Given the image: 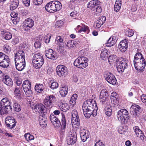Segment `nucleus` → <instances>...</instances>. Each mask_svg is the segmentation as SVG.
I'll return each instance as SVG.
<instances>
[{"mask_svg":"<svg viewBox=\"0 0 146 146\" xmlns=\"http://www.w3.org/2000/svg\"><path fill=\"white\" fill-rule=\"evenodd\" d=\"M11 104L13 105L15 111H19L21 110V107L17 101L12 99L9 101L7 98H4L0 103V114L3 115L9 113L12 110Z\"/></svg>","mask_w":146,"mask_h":146,"instance_id":"nucleus-1","label":"nucleus"},{"mask_svg":"<svg viewBox=\"0 0 146 146\" xmlns=\"http://www.w3.org/2000/svg\"><path fill=\"white\" fill-rule=\"evenodd\" d=\"M82 110L85 117L89 118L91 115L94 117L97 114L98 108L95 101L89 100L84 102L82 105Z\"/></svg>","mask_w":146,"mask_h":146,"instance_id":"nucleus-2","label":"nucleus"},{"mask_svg":"<svg viewBox=\"0 0 146 146\" xmlns=\"http://www.w3.org/2000/svg\"><path fill=\"white\" fill-rule=\"evenodd\" d=\"M61 3L58 1H51L45 6L46 11L50 13H54L60 10L62 8Z\"/></svg>","mask_w":146,"mask_h":146,"instance_id":"nucleus-3","label":"nucleus"},{"mask_svg":"<svg viewBox=\"0 0 146 146\" xmlns=\"http://www.w3.org/2000/svg\"><path fill=\"white\" fill-rule=\"evenodd\" d=\"M44 62L42 55L40 53L35 54L33 58V66L36 69L40 68Z\"/></svg>","mask_w":146,"mask_h":146,"instance_id":"nucleus-4","label":"nucleus"},{"mask_svg":"<svg viewBox=\"0 0 146 146\" xmlns=\"http://www.w3.org/2000/svg\"><path fill=\"white\" fill-rule=\"evenodd\" d=\"M88 59L85 57L82 56H79L74 61V65L77 67L81 68L86 67L88 65Z\"/></svg>","mask_w":146,"mask_h":146,"instance_id":"nucleus-5","label":"nucleus"},{"mask_svg":"<svg viewBox=\"0 0 146 146\" xmlns=\"http://www.w3.org/2000/svg\"><path fill=\"white\" fill-rule=\"evenodd\" d=\"M100 3V1L98 0H92L88 3L87 7L92 10H96V12L100 13L102 11Z\"/></svg>","mask_w":146,"mask_h":146,"instance_id":"nucleus-6","label":"nucleus"},{"mask_svg":"<svg viewBox=\"0 0 146 146\" xmlns=\"http://www.w3.org/2000/svg\"><path fill=\"white\" fill-rule=\"evenodd\" d=\"M129 114L128 111L125 109L119 110L117 113V117L118 120L122 123H124L126 120L128 119Z\"/></svg>","mask_w":146,"mask_h":146,"instance_id":"nucleus-7","label":"nucleus"},{"mask_svg":"<svg viewBox=\"0 0 146 146\" xmlns=\"http://www.w3.org/2000/svg\"><path fill=\"white\" fill-rule=\"evenodd\" d=\"M56 101V97L52 95H50L46 96L44 100L43 103L44 105L47 107H52L54 106Z\"/></svg>","mask_w":146,"mask_h":146,"instance_id":"nucleus-8","label":"nucleus"},{"mask_svg":"<svg viewBox=\"0 0 146 146\" xmlns=\"http://www.w3.org/2000/svg\"><path fill=\"white\" fill-rule=\"evenodd\" d=\"M31 108L36 112H37L40 114L43 113L44 115L46 114L47 110L45 106L42 104L38 103L34 104L31 106Z\"/></svg>","mask_w":146,"mask_h":146,"instance_id":"nucleus-9","label":"nucleus"},{"mask_svg":"<svg viewBox=\"0 0 146 146\" xmlns=\"http://www.w3.org/2000/svg\"><path fill=\"white\" fill-rule=\"evenodd\" d=\"M57 74L60 77H65L68 73L67 67L65 66L60 65L56 67V68Z\"/></svg>","mask_w":146,"mask_h":146,"instance_id":"nucleus-10","label":"nucleus"},{"mask_svg":"<svg viewBox=\"0 0 146 146\" xmlns=\"http://www.w3.org/2000/svg\"><path fill=\"white\" fill-rule=\"evenodd\" d=\"M104 76L105 80L111 84L114 85L117 82L116 79L114 76L111 73L106 72H104Z\"/></svg>","mask_w":146,"mask_h":146,"instance_id":"nucleus-11","label":"nucleus"},{"mask_svg":"<svg viewBox=\"0 0 146 146\" xmlns=\"http://www.w3.org/2000/svg\"><path fill=\"white\" fill-rule=\"evenodd\" d=\"M72 118L71 119L72 125H75L77 127L80 125V120L78 112L76 110H74L72 112Z\"/></svg>","mask_w":146,"mask_h":146,"instance_id":"nucleus-12","label":"nucleus"},{"mask_svg":"<svg viewBox=\"0 0 146 146\" xmlns=\"http://www.w3.org/2000/svg\"><path fill=\"white\" fill-rule=\"evenodd\" d=\"M23 89L26 95L29 96L32 94V91L31 90V82L28 80L24 81L22 85Z\"/></svg>","mask_w":146,"mask_h":146,"instance_id":"nucleus-13","label":"nucleus"},{"mask_svg":"<svg viewBox=\"0 0 146 146\" xmlns=\"http://www.w3.org/2000/svg\"><path fill=\"white\" fill-rule=\"evenodd\" d=\"M108 91L106 89H103L101 91L100 95V100L102 104L105 105L108 101L109 96Z\"/></svg>","mask_w":146,"mask_h":146,"instance_id":"nucleus-14","label":"nucleus"},{"mask_svg":"<svg viewBox=\"0 0 146 146\" xmlns=\"http://www.w3.org/2000/svg\"><path fill=\"white\" fill-rule=\"evenodd\" d=\"M135 69L140 72H142L145 69L146 65V62L145 60L143 59L142 60L139 62H137L136 63H133Z\"/></svg>","mask_w":146,"mask_h":146,"instance_id":"nucleus-15","label":"nucleus"},{"mask_svg":"<svg viewBox=\"0 0 146 146\" xmlns=\"http://www.w3.org/2000/svg\"><path fill=\"white\" fill-rule=\"evenodd\" d=\"M5 121L7 126L10 129L13 128L16 125V122L13 117H7Z\"/></svg>","mask_w":146,"mask_h":146,"instance_id":"nucleus-16","label":"nucleus"},{"mask_svg":"<svg viewBox=\"0 0 146 146\" xmlns=\"http://www.w3.org/2000/svg\"><path fill=\"white\" fill-rule=\"evenodd\" d=\"M77 136L75 132H73L70 133L68 137L67 143L68 145H72L76 142V141Z\"/></svg>","mask_w":146,"mask_h":146,"instance_id":"nucleus-17","label":"nucleus"},{"mask_svg":"<svg viewBox=\"0 0 146 146\" xmlns=\"http://www.w3.org/2000/svg\"><path fill=\"white\" fill-rule=\"evenodd\" d=\"M80 133L81 139L83 142L85 141L89 137L88 131L84 128L80 129Z\"/></svg>","mask_w":146,"mask_h":146,"instance_id":"nucleus-18","label":"nucleus"},{"mask_svg":"<svg viewBox=\"0 0 146 146\" xmlns=\"http://www.w3.org/2000/svg\"><path fill=\"white\" fill-rule=\"evenodd\" d=\"M50 119L54 127H59L61 123L59 120L54 114H51L50 117Z\"/></svg>","mask_w":146,"mask_h":146,"instance_id":"nucleus-19","label":"nucleus"},{"mask_svg":"<svg viewBox=\"0 0 146 146\" xmlns=\"http://www.w3.org/2000/svg\"><path fill=\"white\" fill-rule=\"evenodd\" d=\"M45 54L46 56L48 58L52 60H54L56 57L55 52H54L51 49L45 51Z\"/></svg>","mask_w":146,"mask_h":146,"instance_id":"nucleus-20","label":"nucleus"},{"mask_svg":"<svg viewBox=\"0 0 146 146\" xmlns=\"http://www.w3.org/2000/svg\"><path fill=\"white\" fill-rule=\"evenodd\" d=\"M140 107L137 105H132L130 109V111L131 114H133L135 117L139 113V110Z\"/></svg>","mask_w":146,"mask_h":146,"instance_id":"nucleus-21","label":"nucleus"},{"mask_svg":"<svg viewBox=\"0 0 146 146\" xmlns=\"http://www.w3.org/2000/svg\"><path fill=\"white\" fill-rule=\"evenodd\" d=\"M119 47L121 52H123L125 51L128 47L127 42L126 40H124L121 41Z\"/></svg>","mask_w":146,"mask_h":146,"instance_id":"nucleus-22","label":"nucleus"},{"mask_svg":"<svg viewBox=\"0 0 146 146\" xmlns=\"http://www.w3.org/2000/svg\"><path fill=\"white\" fill-rule=\"evenodd\" d=\"M104 112L106 115L108 116H110L112 113V109L111 108V106L109 102H106V103L104 106Z\"/></svg>","mask_w":146,"mask_h":146,"instance_id":"nucleus-23","label":"nucleus"},{"mask_svg":"<svg viewBox=\"0 0 146 146\" xmlns=\"http://www.w3.org/2000/svg\"><path fill=\"white\" fill-rule=\"evenodd\" d=\"M8 86H11L13 84V82L11 79L8 76H4L1 80Z\"/></svg>","mask_w":146,"mask_h":146,"instance_id":"nucleus-24","label":"nucleus"},{"mask_svg":"<svg viewBox=\"0 0 146 146\" xmlns=\"http://www.w3.org/2000/svg\"><path fill=\"white\" fill-rule=\"evenodd\" d=\"M0 66L3 68L8 67L9 65L10 59L7 56L0 62Z\"/></svg>","mask_w":146,"mask_h":146,"instance_id":"nucleus-25","label":"nucleus"},{"mask_svg":"<svg viewBox=\"0 0 146 146\" xmlns=\"http://www.w3.org/2000/svg\"><path fill=\"white\" fill-rule=\"evenodd\" d=\"M108 62L111 64H112L115 63L117 65L119 62H118V59L117 56L115 55H111L108 57Z\"/></svg>","mask_w":146,"mask_h":146,"instance_id":"nucleus-26","label":"nucleus"},{"mask_svg":"<svg viewBox=\"0 0 146 146\" xmlns=\"http://www.w3.org/2000/svg\"><path fill=\"white\" fill-rule=\"evenodd\" d=\"M117 70L119 72H122L124 71L125 69L126 68L127 66V64L123 63H119L118 65H117Z\"/></svg>","mask_w":146,"mask_h":146,"instance_id":"nucleus-27","label":"nucleus"},{"mask_svg":"<svg viewBox=\"0 0 146 146\" xmlns=\"http://www.w3.org/2000/svg\"><path fill=\"white\" fill-rule=\"evenodd\" d=\"M16 69L19 71L23 70L25 67V62H19L17 60V62H15Z\"/></svg>","mask_w":146,"mask_h":146,"instance_id":"nucleus-28","label":"nucleus"},{"mask_svg":"<svg viewBox=\"0 0 146 146\" xmlns=\"http://www.w3.org/2000/svg\"><path fill=\"white\" fill-rule=\"evenodd\" d=\"M117 40V39L115 36H113L110 37L106 43V46H113L116 42Z\"/></svg>","mask_w":146,"mask_h":146,"instance_id":"nucleus-29","label":"nucleus"},{"mask_svg":"<svg viewBox=\"0 0 146 146\" xmlns=\"http://www.w3.org/2000/svg\"><path fill=\"white\" fill-rule=\"evenodd\" d=\"M34 25V23L33 20L31 19H27L25 21V26L26 27L31 28Z\"/></svg>","mask_w":146,"mask_h":146,"instance_id":"nucleus-30","label":"nucleus"},{"mask_svg":"<svg viewBox=\"0 0 146 146\" xmlns=\"http://www.w3.org/2000/svg\"><path fill=\"white\" fill-rule=\"evenodd\" d=\"M144 59L142 54L138 52L135 55L134 58L133 63H136L137 62H139L140 60H142Z\"/></svg>","mask_w":146,"mask_h":146,"instance_id":"nucleus-31","label":"nucleus"},{"mask_svg":"<svg viewBox=\"0 0 146 146\" xmlns=\"http://www.w3.org/2000/svg\"><path fill=\"white\" fill-rule=\"evenodd\" d=\"M1 34L3 35V36L5 39L6 40H9L12 37V35L9 32H5V31L1 30Z\"/></svg>","mask_w":146,"mask_h":146,"instance_id":"nucleus-32","label":"nucleus"},{"mask_svg":"<svg viewBox=\"0 0 146 146\" xmlns=\"http://www.w3.org/2000/svg\"><path fill=\"white\" fill-rule=\"evenodd\" d=\"M19 1L18 0H13L12 1L10 5V8L11 10H13L16 9L18 6Z\"/></svg>","mask_w":146,"mask_h":146,"instance_id":"nucleus-33","label":"nucleus"},{"mask_svg":"<svg viewBox=\"0 0 146 146\" xmlns=\"http://www.w3.org/2000/svg\"><path fill=\"white\" fill-rule=\"evenodd\" d=\"M108 51L105 48L102 50L101 52L100 55L101 58L103 60L106 59L108 57Z\"/></svg>","mask_w":146,"mask_h":146,"instance_id":"nucleus-34","label":"nucleus"},{"mask_svg":"<svg viewBox=\"0 0 146 146\" xmlns=\"http://www.w3.org/2000/svg\"><path fill=\"white\" fill-rule=\"evenodd\" d=\"M121 0H116L114 6V10L115 11L118 12L120 9L121 5Z\"/></svg>","mask_w":146,"mask_h":146,"instance_id":"nucleus-35","label":"nucleus"},{"mask_svg":"<svg viewBox=\"0 0 146 146\" xmlns=\"http://www.w3.org/2000/svg\"><path fill=\"white\" fill-rule=\"evenodd\" d=\"M82 32H85L88 34L90 32L89 27L86 25H82L80 30L78 31V33H80Z\"/></svg>","mask_w":146,"mask_h":146,"instance_id":"nucleus-36","label":"nucleus"},{"mask_svg":"<svg viewBox=\"0 0 146 146\" xmlns=\"http://www.w3.org/2000/svg\"><path fill=\"white\" fill-rule=\"evenodd\" d=\"M35 89L37 92L40 93L44 90V86L42 84H37L35 86Z\"/></svg>","mask_w":146,"mask_h":146,"instance_id":"nucleus-37","label":"nucleus"},{"mask_svg":"<svg viewBox=\"0 0 146 146\" xmlns=\"http://www.w3.org/2000/svg\"><path fill=\"white\" fill-rule=\"evenodd\" d=\"M45 115L43 113L40 114V115L38 120L40 125H45L46 123V119L44 117Z\"/></svg>","mask_w":146,"mask_h":146,"instance_id":"nucleus-38","label":"nucleus"},{"mask_svg":"<svg viewBox=\"0 0 146 146\" xmlns=\"http://www.w3.org/2000/svg\"><path fill=\"white\" fill-rule=\"evenodd\" d=\"M68 88L67 86H65L64 87L61 88L60 93L62 96H64L68 93Z\"/></svg>","mask_w":146,"mask_h":146,"instance_id":"nucleus-39","label":"nucleus"},{"mask_svg":"<svg viewBox=\"0 0 146 146\" xmlns=\"http://www.w3.org/2000/svg\"><path fill=\"white\" fill-rule=\"evenodd\" d=\"M62 118L61 119V123L62 124L61 125V128L62 129H64L66 128V119L65 117V115L62 113Z\"/></svg>","mask_w":146,"mask_h":146,"instance_id":"nucleus-40","label":"nucleus"},{"mask_svg":"<svg viewBox=\"0 0 146 146\" xmlns=\"http://www.w3.org/2000/svg\"><path fill=\"white\" fill-rule=\"evenodd\" d=\"M59 107L61 111H63L65 112L68 110V106L66 103H61Z\"/></svg>","mask_w":146,"mask_h":146,"instance_id":"nucleus-41","label":"nucleus"},{"mask_svg":"<svg viewBox=\"0 0 146 146\" xmlns=\"http://www.w3.org/2000/svg\"><path fill=\"white\" fill-rule=\"evenodd\" d=\"M77 94H74L72 95L69 102V103L70 104L72 105H74L75 104V101L77 98Z\"/></svg>","mask_w":146,"mask_h":146,"instance_id":"nucleus-42","label":"nucleus"},{"mask_svg":"<svg viewBox=\"0 0 146 146\" xmlns=\"http://www.w3.org/2000/svg\"><path fill=\"white\" fill-rule=\"evenodd\" d=\"M24 136L28 141L33 140L34 139L33 136L29 133H26Z\"/></svg>","mask_w":146,"mask_h":146,"instance_id":"nucleus-43","label":"nucleus"},{"mask_svg":"<svg viewBox=\"0 0 146 146\" xmlns=\"http://www.w3.org/2000/svg\"><path fill=\"white\" fill-rule=\"evenodd\" d=\"M134 132L137 136H139V134H141L142 131L141 130L138 126H135L133 127Z\"/></svg>","mask_w":146,"mask_h":146,"instance_id":"nucleus-44","label":"nucleus"},{"mask_svg":"<svg viewBox=\"0 0 146 146\" xmlns=\"http://www.w3.org/2000/svg\"><path fill=\"white\" fill-rule=\"evenodd\" d=\"M3 48L4 52L6 53H9L11 50V47L8 45L7 44L4 45Z\"/></svg>","mask_w":146,"mask_h":146,"instance_id":"nucleus-45","label":"nucleus"},{"mask_svg":"<svg viewBox=\"0 0 146 146\" xmlns=\"http://www.w3.org/2000/svg\"><path fill=\"white\" fill-rule=\"evenodd\" d=\"M118 62L117 63V65L119 63H125L127 64L128 62V60L125 58H121L118 59Z\"/></svg>","mask_w":146,"mask_h":146,"instance_id":"nucleus-46","label":"nucleus"},{"mask_svg":"<svg viewBox=\"0 0 146 146\" xmlns=\"http://www.w3.org/2000/svg\"><path fill=\"white\" fill-rule=\"evenodd\" d=\"M66 46L69 48H72L75 46V44L74 43V41H69L67 43Z\"/></svg>","mask_w":146,"mask_h":146,"instance_id":"nucleus-47","label":"nucleus"},{"mask_svg":"<svg viewBox=\"0 0 146 146\" xmlns=\"http://www.w3.org/2000/svg\"><path fill=\"white\" fill-rule=\"evenodd\" d=\"M58 86V84L57 83L53 82L51 83L50 87L52 89L54 90L57 88Z\"/></svg>","mask_w":146,"mask_h":146,"instance_id":"nucleus-48","label":"nucleus"},{"mask_svg":"<svg viewBox=\"0 0 146 146\" xmlns=\"http://www.w3.org/2000/svg\"><path fill=\"white\" fill-rule=\"evenodd\" d=\"M17 60H19V62H25V57L22 58H20L17 57H15V62H17Z\"/></svg>","mask_w":146,"mask_h":146,"instance_id":"nucleus-49","label":"nucleus"},{"mask_svg":"<svg viewBox=\"0 0 146 146\" xmlns=\"http://www.w3.org/2000/svg\"><path fill=\"white\" fill-rule=\"evenodd\" d=\"M106 20V17L104 16H102L100 17L99 18V20L98 21L101 23V24H103L105 22Z\"/></svg>","mask_w":146,"mask_h":146,"instance_id":"nucleus-50","label":"nucleus"},{"mask_svg":"<svg viewBox=\"0 0 146 146\" xmlns=\"http://www.w3.org/2000/svg\"><path fill=\"white\" fill-rule=\"evenodd\" d=\"M25 55V53L23 50H18V52L15 54V57H17L19 56V55Z\"/></svg>","mask_w":146,"mask_h":146,"instance_id":"nucleus-51","label":"nucleus"},{"mask_svg":"<svg viewBox=\"0 0 146 146\" xmlns=\"http://www.w3.org/2000/svg\"><path fill=\"white\" fill-rule=\"evenodd\" d=\"M141 133V134H139V136H137V137H139L141 140L143 141H146V137L144 133H143L142 131Z\"/></svg>","mask_w":146,"mask_h":146,"instance_id":"nucleus-52","label":"nucleus"},{"mask_svg":"<svg viewBox=\"0 0 146 146\" xmlns=\"http://www.w3.org/2000/svg\"><path fill=\"white\" fill-rule=\"evenodd\" d=\"M14 94L16 96L20 97L21 95L20 90L17 88H16L14 92Z\"/></svg>","mask_w":146,"mask_h":146,"instance_id":"nucleus-53","label":"nucleus"},{"mask_svg":"<svg viewBox=\"0 0 146 146\" xmlns=\"http://www.w3.org/2000/svg\"><path fill=\"white\" fill-rule=\"evenodd\" d=\"M56 42H57V43H59V44L60 43H64V42H63V40L62 38L60 36H58L56 37V38L55 39Z\"/></svg>","mask_w":146,"mask_h":146,"instance_id":"nucleus-54","label":"nucleus"},{"mask_svg":"<svg viewBox=\"0 0 146 146\" xmlns=\"http://www.w3.org/2000/svg\"><path fill=\"white\" fill-rule=\"evenodd\" d=\"M51 37L50 34H47V35L44 37L45 42L46 43H49Z\"/></svg>","mask_w":146,"mask_h":146,"instance_id":"nucleus-55","label":"nucleus"},{"mask_svg":"<svg viewBox=\"0 0 146 146\" xmlns=\"http://www.w3.org/2000/svg\"><path fill=\"white\" fill-rule=\"evenodd\" d=\"M33 2L35 5H40L42 3V0H33Z\"/></svg>","mask_w":146,"mask_h":146,"instance_id":"nucleus-56","label":"nucleus"},{"mask_svg":"<svg viewBox=\"0 0 146 146\" xmlns=\"http://www.w3.org/2000/svg\"><path fill=\"white\" fill-rule=\"evenodd\" d=\"M141 100L143 103L146 105V95L145 94H143L141 97Z\"/></svg>","mask_w":146,"mask_h":146,"instance_id":"nucleus-57","label":"nucleus"},{"mask_svg":"<svg viewBox=\"0 0 146 146\" xmlns=\"http://www.w3.org/2000/svg\"><path fill=\"white\" fill-rule=\"evenodd\" d=\"M78 13L76 11H73L70 14L71 16L73 17L74 18L76 17L78 15Z\"/></svg>","mask_w":146,"mask_h":146,"instance_id":"nucleus-58","label":"nucleus"},{"mask_svg":"<svg viewBox=\"0 0 146 146\" xmlns=\"http://www.w3.org/2000/svg\"><path fill=\"white\" fill-rule=\"evenodd\" d=\"M41 46V44L39 42H35L34 45V46L35 47L37 48H40Z\"/></svg>","mask_w":146,"mask_h":146,"instance_id":"nucleus-59","label":"nucleus"},{"mask_svg":"<svg viewBox=\"0 0 146 146\" xmlns=\"http://www.w3.org/2000/svg\"><path fill=\"white\" fill-rule=\"evenodd\" d=\"M23 3L27 7H28L30 5V0H23Z\"/></svg>","mask_w":146,"mask_h":146,"instance_id":"nucleus-60","label":"nucleus"},{"mask_svg":"<svg viewBox=\"0 0 146 146\" xmlns=\"http://www.w3.org/2000/svg\"><path fill=\"white\" fill-rule=\"evenodd\" d=\"M128 34H127L128 36L129 37H131L133 36L134 34L133 31L131 30H129L128 31Z\"/></svg>","mask_w":146,"mask_h":146,"instance_id":"nucleus-61","label":"nucleus"},{"mask_svg":"<svg viewBox=\"0 0 146 146\" xmlns=\"http://www.w3.org/2000/svg\"><path fill=\"white\" fill-rule=\"evenodd\" d=\"M94 146H105L102 142H100V141L97 142L95 145Z\"/></svg>","mask_w":146,"mask_h":146,"instance_id":"nucleus-62","label":"nucleus"},{"mask_svg":"<svg viewBox=\"0 0 146 146\" xmlns=\"http://www.w3.org/2000/svg\"><path fill=\"white\" fill-rule=\"evenodd\" d=\"M117 94L115 92H113L111 93V96L112 97L114 98L113 99L114 100L115 99L116 100H117L116 97L117 96Z\"/></svg>","mask_w":146,"mask_h":146,"instance_id":"nucleus-63","label":"nucleus"},{"mask_svg":"<svg viewBox=\"0 0 146 146\" xmlns=\"http://www.w3.org/2000/svg\"><path fill=\"white\" fill-rule=\"evenodd\" d=\"M22 14L23 16H26L28 14V12L26 10H23L22 11Z\"/></svg>","mask_w":146,"mask_h":146,"instance_id":"nucleus-64","label":"nucleus"}]
</instances>
